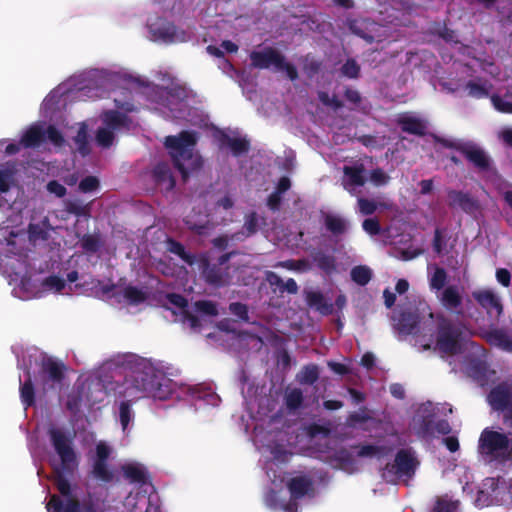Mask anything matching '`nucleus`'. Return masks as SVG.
Listing matches in <instances>:
<instances>
[{"mask_svg":"<svg viewBox=\"0 0 512 512\" xmlns=\"http://www.w3.org/2000/svg\"><path fill=\"white\" fill-rule=\"evenodd\" d=\"M197 143L196 132L181 131L177 136H167L164 144L169 150L175 168L180 172L183 181L201 170L202 157L194 151Z\"/></svg>","mask_w":512,"mask_h":512,"instance_id":"obj_2","label":"nucleus"},{"mask_svg":"<svg viewBox=\"0 0 512 512\" xmlns=\"http://www.w3.org/2000/svg\"><path fill=\"white\" fill-rule=\"evenodd\" d=\"M287 488L293 500L302 499L314 490L312 479L306 475L292 477L287 482Z\"/></svg>","mask_w":512,"mask_h":512,"instance_id":"obj_21","label":"nucleus"},{"mask_svg":"<svg viewBox=\"0 0 512 512\" xmlns=\"http://www.w3.org/2000/svg\"><path fill=\"white\" fill-rule=\"evenodd\" d=\"M459 501L438 498L432 512H457Z\"/></svg>","mask_w":512,"mask_h":512,"instance_id":"obj_46","label":"nucleus"},{"mask_svg":"<svg viewBox=\"0 0 512 512\" xmlns=\"http://www.w3.org/2000/svg\"><path fill=\"white\" fill-rule=\"evenodd\" d=\"M123 296L128 303L132 305H138L146 300L145 293L141 289L131 285L124 288Z\"/></svg>","mask_w":512,"mask_h":512,"instance_id":"obj_41","label":"nucleus"},{"mask_svg":"<svg viewBox=\"0 0 512 512\" xmlns=\"http://www.w3.org/2000/svg\"><path fill=\"white\" fill-rule=\"evenodd\" d=\"M159 103L166 107L173 118H181L186 109V100L188 98V89L182 85H173L163 87L159 91Z\"/></svg>","mask_w":512,"mask_h":512,"instance_id":"obj_8","label":"nucleus"},{"mask_svg":"<svg viewBox=\"0 0 512 512\" xmlns=\"http://www.w3.org/2000/svg\"><path fill=\"white\" fill-rule=\"evenodd\" d=\"M284 400L289 411H296L302 407L304 400L303 392L299 388L287 390Z\"/></svg>","mask_w":512,"mask_h":512,"instance_id":"obj_36","label":"nucleus"},{"mask_svg":"<svg viewBox=\"0 0 512 512\" xmlns=\"http://www.w3.org/2000/svg\"><path fill=\"white\" fill-rule=\"evenodd\" d=\"M48 435L51 444L58 454L63 470L71 472L77 465V455L72 446V438L58 428H50Z\"/></svg>","mask_w":512,"mask_h":512,"instance_id":"obj_7","label":"nucleus"},{"mask_svg":"<svg viewBox=\"0 0 512 512\" xmlns=\"http://www.w3.org/2000/svg\"><path fill=\"white\" fill-rule=\"evenodd\" d=\"M229 311L243 322H249V311L246 304L232 302L229 304Z\"/></svg>","mask_w":512,"mask_h":512,"instance_id":"obj_50","label":"nucleus"},{"mask_svg":"<svg viewBox=\"0 0 512 512\" xmlns=\"http://www.w3.org/2000/svg\"><path fill=\"white\" fill-rule=\"evenodd\" d=\"M491 407L496 411H507L512 417V388L507 383L493 387L487 396Z\"/></svg>","mask_w":512,"mask_h":512,"instance_id":"obj_10","label":"nucleus"},{"mask_svg":"<svg viewBox=\"0 0 512 512\" xmlns=\"http://www.w3.org/2000/svg\"><path fill=\"white\" fill-rule=\"evenodd\" d=\"M92 475L96 480L103 483H110L114 479V473L109 468L107 462H94L92 465Z\"/></svg>","mask_w":512,"mask_h":512,"instance_id":"obj_34","label":"nucleus"},{"mask_svg":"<svg viewBox=\"0 0 512 512\" xmlns=\"http://www.w3.org/2000/svg\"><path fill=\"white\" fill-rule=\"evenodd\" d=\"M283 57L284 55L272 47L250 53L251 64L258 69H269L272 66L278 69L283 64Z\"/></svg>","mask_w":512,"mask_h":512,"instance_id":"obj_11","label":"nucleus"},{"mask_svg":"<svg viewBox=\"0 0 512 512\" xmlns=\"http://www.w3.org/2000/svg\"><path fill=\"white\" fill-rule=\"evenodd\" d=\"M174 391V383L165 374L157 373L153 369L133 371L130 378L125 379L124 397L140 399L152 397L166 400Z\"/></svg>","mask_w":512,"mask_h":512,"instance_id":"obj_1","label":"nucleus"},{"mask_svg":"<svg viewBox=\"0 0 512 512\" xmlns=\"http://www.w3.org/2000/svg\"><path fill=\"white\" fill-rule=\"evenodd\" d=\"M44 284L45 286L54 289L58 292L62 291L65 288V281L55 275L47 277L44 281Z\"/></svg>","mask_w":512,"mask_h":512,"instance_id":"obj_63","label":"nucleus"},{"mask_svg":"<svg viewBox=\"0 0 512 512\" xmlns=\"http://www.w3.org/2000/svg\"><path fill=\"white\" fill-rule=\"evenodd\" d=\"M472 297L489 314L493 310H495L496 314L500 315L503 311V306L500 302L499 297L491 290L484 289V290L473 291Z\"/></svg>","mask_w":512,"mask_h":512,"instance_id":"obj_19","label":"nucleus"},{"mask_svg":"<svg viewBox=\"0 0 512 512\" xmlns=\"http://www.w3.org/2000/svg\"><path fill=\"white\" fill-rule=\"evenodd\" d=\"M313 260L317 267L327 274H331L336 270V261L335 258L331 255L325 254L323 252H317L313 256Z\"/></svg>","mask_w":512,"mask_h":512,"instance_id":"obj_38","label":"nucleus"},{"mask_svg":"<svg viewBox=\"0 0 512 512\" xmlns=\"http://www.w3.org/2000/svg\"><path fill=\"white\" fill-rule=\"evenodd\" d=\"M433 414L423 416L415 426V433L419 438L431 439L435 436V419Z\"/></svg>","mask_w":512,"mask_h":512,"instance_id":"obj_28","label":"nucleus"},{"mask_svg":"<svg viewBox=\"0 0 512 512\" xmlns=\"http://www.w3.org/2000/svg\"><path fill=\"white\" fill-rule=\"evenodd\" d=\"M66 366L52 357L41 360L37 374V381L43 393L60 389L65 378Z\"/></svg>","mask_w":512,"mask_h":512,"instance_id":"obj_6","label":"nucleus"},{"mask_svg":"<svg viewBox=\"0 0 512 512\" xmlns=\"http://www.w3.org/2000/svg\"><path fill=\"white\" fill-rule=\"evenodd\" d=\"M45 139V132L41 127L33 125L22 135L20 144L25 148L39 146Z\"/></svg>","mask_w":512,"mask_h":512,"instance_id":"obj_26","label":"nucleus"},{"mask_svg":"<svg viewBox=\"0 0 512 512\" xmlns=\"http://www.w3.org/2000/svg\"><path fill=\"white\" fill-rule=\"evenodd\" d=\"M55 485L63 496H70L71 495V485L69 481L61 474L58 473L56 479H55Z\"/></svg>","mask_w":512,"mask_h":512,"instance_id":"obj_58","label":"nucleus"},{"mask_svg":"<svg viewBox=\"0 0 512 512\" xmlns=\"http://www.w3.org/2000/svg\"><path fill=\"white\" fill-rule=\"evenodd\" d=\"M343 186L350 191L352 188L364 186L366 183L365 167L363 164L343 167Z\"/></svg>","mask_w":512,"mask_h":512,"instance_id":"obj_20","label":"nucleus"},{"mask_svg":"<svg viewBox=\"0 0 512 512\" xmlns=\"http://www.w3.org/2000/svg\"><path fill=\"white\" fill-rule=\"evenodd\" d=\"M401 130L405 133L416 135V136H425L426 134V125L425 123L416 117L412 116H402L397 121Z\"/></svg>","mask_w":512,"mask_h":512,"instance_id":"obj_23","label":"nucleus"},{"mask_svg":"<svg viewBox=\"0 0 512 512\" xmlns=\"http://www.w3.org/2000/svg\"><path fill=\"white\" fill-rule=\"evenodd\" d=\"M389 179L390 177L381 168L373 169L370 173V181L377 186L387 184Z\"/></svg>","mask_w":512,"mask_h":512,"instance_id":"obj_57","label":"nucleus"},{"mask_svg":"<svg viewBox=\"0 0 512 512\" xmlns=\"http://www.w3.org/2000/svg\"><path fill=\"white\" fill-rule=\"evenodd\" d=\"M486 341L506 352H512V338L502 329H491L484 335Z\"/></svg>","mask_w":512,"mask_h":512,"instance_id":"obj_22","label":"nucleus"},{"mask_svg":"<svg viewBox=\"0 0 512 512\" xmlns=\"http://www.w3.org/2000/svg\"><path fill=\"white\" fill-rule=\"evenodd\" d=\"M46 187L49 193L54 194L58 198L64 197L67 193L66 187L57 180L49 181Z\"/></svg>","mask_w":512,"mask_h":512,"instance_id":"obj_59","label":"nucleus"},{"mask_svg":"<svg viewBox=\"0 0 512 512\" xmlns=\"http://www.w3.org/2000/svg\"><path fill=\"white\" fill-rule=\"evenodd\" d=\"M433 250L437 255H441L444 247L446 245V242L443 238L442 232L439 228H436L434 231V237H433Z\"/></svg>","mask_w":512,"mask_h":512,"instance_id":"obj_61","label":"nucleus"},{"mask_svg":"<svg viewBox=\"0 0 512 512\" xmlns=\"http://www.w3.org/2000/svg\"><path fill=\"white\" fill-rule=\"evenodd\" d=\"M420 461L412 448H403L397 451L393 463H387L382 469V478L387 483H396L400 478L414 477Z\"/></svg>","mask_w":512,"mask_h":512,"instance_id":"obj_3","label":"nucleus"},{"mask_svg":"<svg viewBox=\"0 0 512 512\" xmlns=\"http://www.w3.org/2000/svg\"><path fill=\"white\" fill-rule=\"evenodd\" d=\"M511 440L504 433L485 428L479 437L478 450L482 455L492 458H507L512 455Z\"/></svg>","mask_w":512,"mask_h":512,"instance_id":"obj_4","label":"nucleus"},{"mask_svg":"<svg viewBox=\"0 0 512 512\" xmlns=\"http://www.w3.org/2000/svg\"><path fill=\"white\" fill-rule=\"evenodd\" d=\"M126 401H122L119 407L120 422L123 429H126L131 419V405L134 400L132 397H127Z\"/></svg>","mask_w":512,"mask_h":512,"instance_id":"obj_48","label":"nucleus"},{"mask_svg":"<svg viewBox=\"0 0 512 512\" xmlns=\"http://www.w3.org/2000/svg\"><path fill=\"white\" fill-rule=\"evenodd\" d=\"M80 243L82 249L88 253H96L101 247V240L98 235L85 234Z\"/></svg>","mask_w":512,"mask_h":512,"instance_id":"obj_43","label":"nucleus"},{"mask_svg":"<svg viewBox=\"0 0 512 512\" xmlns=\"http://www.w3.org/2000/svg\"><path fill=\"white\" fill-rule=\"evenodd\" d=\"M447 282V273L444 268L436 267L431 279H430V287L435 290H444L445 284Z\"/></svg>","mask_w":512,"mask_h":512,"instance_id":"obj_44","label":"nucleus"},{"mask_svg":"<svg viewBox=\"0 0 512 512\" xmlns=\"http://www.w3.org/2000/svg\"><path fill=\"white\" fill-rule=\"evenodd\" d=\"M459 152L479 171L485 172L490 169L492 160L481 147L473 143H464L459 147Z\"/></svg>","mask_w":512,"mask_h":512,"instance_id":"obj_12","label":"nucleus"},{"mask_svg":"<svg viewBox=\"0 0 512 512\" xmlns=\"http://www.w3.org/2000/svg\"><path fill=\"white\" fill-rule=\"evenodd\" d=\"M360 71V65L353 58L347 59L340 68L341 74L350 79H357L360 76Z\"/></svg>","mask_w":512,"mask_h":512,"instance_id":"obj_42","label":"nucleus"},{"mask_svg":"<svg viewBox=\"0 0 512 512\" xmlns=\"http://www.w3.org/2000/svg\"><path fill=\"white\" fill-rule=\"evenodd\" d=\"M110 456V448L103 442L96 445V459L94 462H107Z\"/></svg>","mask_w":512,"mask_h":512,"instance_id":"obj_64","label":"nucleus"},{"mask_svg":"<svg viewBox=\"0 0 512 512\" xmlns=\"http://www.w3.org/2000/svg\"><path fill=\"white\" fill-rule=\"evenodd\" d=\"M448 206L452 209L459 208L467 214L473 213L478 205L477 201L469 194L458 190H448Z\"/></svg>","mask_w":512,"mask_h":512,"instance_id":"obj_15","label":"nucleus"},{"mask_svg":"<svg viewBox=\"0 0 512 512\" xmlns=\"http://www.w3.org/2000/svg\"><path fill=\"white\" fill-rule=\"evenodd\" d=\"M326 229L334 236L342 235L347 231V222L344 218L333 214H326L324 217Z\"/></svg>","mask_w":512,"mask_h":512,"instance_id":"obj_30","label":"nucleus"},{"mask_svg":"<svg viewBox=\"0 0 512 512\" xmlns=\"http://www.w3.org/2000/svg\"><path fill=\"white\" fill-rule=\"evenodd\" d=\"M20 399L25 408L32 407L35 405V388L32 382L30 370H27V379L22 383L20 381Z\"/></svg>","mask_w":512,"mask_h":512,"instance_id":"obj_27","label":"nucleus"},{"mask_svg":"<svg viewBox=\"0 0 512 512\" xmlns=\"http://www.w3.org/2000/svg\"><path fill=\"white\" fill-rule=\"evenodd\" d=\"M46 136L55 146L60 147L64 144V137L62 133L53 125L48 126Z\"/></svg>","mask_w":512,"mask_h":512,"instance_id":"obj_54","label":"nucleus"},{"mask_svg":"<svg viewBox=\"0 0 512 512\" xmlns=\"http://www.w3.org/2000/svg\"><path fill=\"white\" fill-rule=\"evenodd\" d=\"M115 139L114 132L108 128H99L96 133V141L99 146L109 148Z\"/></svg>","mask_w":512,"mask_h":512,"instance_id":"obj_45","label":"nucleus"},{"mask_svg":"<svg viewBox=\"0 0 512 512\" xmlns=\"http://www.w3.org/2000/svg\"><path fill=\"white\" fill-rule=\"evenodd\" d=\"M330 432L331 430L329 427L317 423H312L307 427V434L312 438L319 435L327 437L330 435Z\"/></svg>","mask_w":512,"mask_h":512,"instance_id":"obj_56","label":"nucleus"},{"mask_svg":"<svg viewBox=\"0 0 512 512\" xmlns=\"http://www.w3.org/2000/svg\"><path fill=\"white\" fill-rule=\"evenodd\" d=\"M395 321V327L399 333L404 335L416 334L420 316L417 310H402Z\"/></svg>","mask_w":512,"mask_h":512,"instance_id":"obj_17","label":"nucleus"},{"mask_svg":"<svg viewBox=\"0 0 512 512\" xmlns=\"http://www.w3.org/2000/svg\"><path fill=\"white\" fill-rule=\"evenodd\" d=\"M440 301L446 310L456 315L464 314L462 308V296L460 294L459 288L456 285H449L444 288Z\"/></svg>","mask_w":512,"mask_h":512,"instance_id":"obj_16","label":"nucleus"},{"mask_svg":"<svg viewBox=\"0 0 512 512\" xmlns=\"http://www.w3.org/2000/svg\"><path fill=\"white\" fill-rule=\"evenodd\" d=\"M168 251L177 255L181 260L190 266L196 262V256L187 252L184 245L174 239L168 240Z\"/></svg>","mask_w":512,"mask_h":512,"instance_id":"obj_33","label":"nucleus"},{"mask_svg":"<svg viewBox=\"0 0 512 512\" xmlns=\"http://www.w3.org/2000/svg\"><path fill=\"white\" fill-rule=\"evenodd\" d=\"M65 210L69 214L87 219L91 216V203L82 204L79 200H70L65 203Z\"/></svg>","mask_w":512,"mask_h":512,"instance_id":"obj_35","label":"nucleus"},{"mask_svg":"<svg viewBox=\"0 0 512 512\" xmlns=\"http://www.w3.org/2000/svg\"><path fill=\"white\" fill-rule=\"evenodd\" d=\"M491 87L492 85L487 80H484L483 83L470 80L465 85L468 95L476 99L488 97Z\"/></svg>","mask_w":512,"mask_h":512,"instance_id":"obj_32","label":"nucleus"},{"mask_svg":"<svg viewBox=\"0 0 512 512\" xmlns=\"http://www.w3.org/2000/svg\"><path fill=\"white\" fill-rule=\"evenodd\" d=\"M350 276L353 282L365 286L372 278V270L368 266L358 265L352 268Z\"/></svg>","mask_w":512,"mask_h":512,"instance_id":"obj_37","label":"nucleus"},{"mask_svg":"<svg viewBox=\"0 0 512 512\" xmlns=\"http://www.w3.org/2000/svg\"><path fill=\"white\" fill-rule=\"evenodd\" d=\"M46 508L48 511L53 510L52 512H81L80 502L77 499H68L64 506L61 498L55 494L50 497Z\"/></svg>","mask_w":512,"mask_h":512,"instance_id":"obj_24","label":"nucleus"},{"mask_svg":"<svg viewBox=\"0 0 512 512\" xmlns=\"http://www.w3.org/2000/svg\"><path fill=\"white\" fill-rule=\"evenodd\" d=\"M148 27L153 39L164 43L185 42L188 39L187 33L184 30L178 29L174 23L164 18H157Z\"/></svg>","mask_w":512,"mask_h":512,"instance_id":"obj_9","label":"nucleus"},{"mask_svg":"<svg viewBox=\"0 0 512 512\" xmlns=\"http://www.w3.org/2000/svg\"><path fill=\"white\" fill-rule=\"evenodd\" d=\"M124 477L130 483L144 484L146 483V473L143 468L134 464H126L122 466Z\"/></svg>","mask_w":512,"mask_h":512,"instance_id":"obj_31","label":"nucleus"},{"mask_svg":"<svg viewBox=\"0 0 512 512\" xmlns=\"http://www.w3.org/2000/svg\"><path fill=\"white\" fill-rule=\"evenodd\" d=\"M155 184L161 191L170 192L174 189L176 181L167 163L160 162L155 165L152 171Z\"/></svg>","mask_w":512,"mask_h":512,"instance_id":"obj_18","label":"nucleus"},{"mask_svg":"<svg viewBox=\"0 0 512 512\" xmlns=\"http://www.w3.org/2000/svg\"><path fill=\"white\" fill-rule=\"evenodd\" d=\"M362 227L363 229L371 234V235H377L380 233L381 231V226H380V223L377 219L375 218H367L363 221L362 223Z\"/></svg>","mask_w":512,"mask_h":512,"instance_id":"obj_60","label":"nucleus"},{"mask_svg":"<svg viewBox=\"0 0 512 512\" xmlns=\"http://www.w3.org/2000/svg\"><path fill=\"white\" fill-rule=\"evenodd\" d=\"M100 186L99 179L96 176H86L84 177L78 185V189L82 193H90L97 190Z\"/></svg>","mask_w":512,"mask_h":512,"instance_id":"obj_49","label":"nucleus"},{"mask_svg":"<svg viewBox=\"0 0 512 512\" xmlns=\"http://www.w3.org/2000/svg\"><path fill=\"white\" fill-rule=\"evenodd\" d=\"M385 450V447L377 446L373 444H365L359 447L357 455L359 457H372L381 454Z\"/></svg>","mask_w":512,"mask_h":512,"instance_id":"obj_52","label":"nucleus"},{"mask_svg":"<svg viewBox=\"0 0 512 512\" xmlns=\"http://www.w3.org/2000/svg\"><path fill=\"white\" fill-rule=\"evenodd\" d=\"M201 274L205 282L215 287L224 286L226 283V273L222 267L215 264H211L206 256H202L200 259Z\"/></svg>","mask_w":512,"mask_h":512,"instance_id":"obj_13","label":"nucleus"},{"mask_svg":"<svg viewBox=\"0 0 512 512\" xmlns=\"http://www.w3.org/2000/svg\"><path fill=\"white\" fill-rule=\"evenodd\" d=\"M494 108L501 113L512 114V102H508L502 99L497 94L490 97Z\"/></svg>","mask_w":512,"mask_h":512,"instance_id":"obj_51","label":"nucleus"},{"mask_svg":"<svg viewBox=\"0 0 512 512\" xmlns=\"http://www.w3.org/2000/svg\"><path fill=\"white\" fill-rule=\"evenodd\" d=\"M215 138L221 149L224 147L230 148L235 157L246 154L250 149V142L246 138H232L220 130L215 134Z\"/></svg>","mask_w":512,"mask_h":512,"instance_id":"obj_14","label":"nucleus"},{"mask_svg":"<svg viewBox=\"0 0 512 512\" xmlns=\"http://www.w3.org/2000/svg\"><path fill=\"white\" fill-rule=\"evenodd\" d=\"M334 461L336 462V467L345 468L353 464V458L349 452L346 450H341L337 452L334 457Z\"/></svg>","mask_w":512,"mask_h":512,"instance_id":"obj_55","label":"nucleus"},{"mask_svg":"<svg viewBox=\"0 0 512 512\" xmlns=\"http://www.w3.org/2000/svg\"><path fill=\"white\" fill-rule=\"evenodd\" d=\"M103 122L110 130H117L120 127H126L129 125V117L117 110H110L104 113Z\"/></svg>","mask_w":512,"mask_h":512,"instance_id":"obj_29","label":"nucleus"},{"mask_svg":"<svg viewBox=\"0 0 512 512\" xmlns=\"http://www.w3.org/2000/svg\"><path fill=\"white\" fill-rule=\"evenodd\" d=\"M305 299L309 307L314 308L323 315H328L332 312V304L328 303L324 295L319 291L306 292Z\"/></svg>","mask_w":512,"mask_h":512,"instance_id":"obj_25","label":"nucleus"},{"mask_svg":"<svg viewBox=\"0 0 512 512\" xmlns=\"http://www.w3.org/2000/svg\"><path fill=\"white\" fill-rule=\"evenodd\" d=\"M166 299L171 305L180 308L182 312L184 310H188V300L183 295L178 293H168L166 295Z\"/></svg>","mask_w":512,"mask_h":512,"instance_id":"obj_53","label":"nucleus"},{"mask_svg":"<svg viewBox=\"0 0 512 512\" xmlns=\"http://www.w3.org/2000/svg\"><path fill=\"white\" fill-rule=\"evenodd\" d=\"M321 69V62L315 59L308 60L306 59L303 70L309 76L313 77L318 74Z\"/></svg>","mask_w":512,"mask_h":512,"instance_id":"obj_62","label":"nucleus"},{"mask_svg":"<svg viewBox=\"0 0 512 512\" xmlns=\"http://www.w3.org/2000/svg\"><path fill=\"white\" fill-rule=\"evenodd\" d=\"M74 142L77 145V149L82 156H86L90 153V147L88 142V133L86 125H82L78 131L76 136L74 137Z\"/></svg>","mask_w":512,"mask_h":512,"instance_id":"obj_40","label":"nucleus"},{"mask_svg":"<svg viewBox=\"0 0 512 512\" xmlns=\"http://www.w3.org/2000/svg\"><path fill=\"white\" fill-rule=\"evenodd\" d=\"M319 378V369L315 364L306 365L301 370L298 380L301 384L312 385Z\"/></svg>","mask_w":512,"mask_h":512,"instance_id":"obj_39","label":"nucleus"},{"mask_svg":"<svg viewBox=\"0 0 512 512\" xmlns=\"http://www.w3.org/2000/svg\"><path fill=\"white\" fill-rule=\"evenodd\" d=\"M195 310L207 316H216L218 314L217 306L210 300H198L194 303Z\"/></svg>","mask_w":512,"mask_h":512,"instance_id":"obj_47","label":"nucleus"},{"mask_svg":"<svg viewBox=\"0 0 512 512\" xmlns=\"http://www.w3.org/2000/svg\"><path fill=\"white\" fill-rule=\"evenodd\" d=\"M462 331L451 319L439 315L436 326V347L440 352L455 355L460 349V337Z\"/></svg>","mask_w":512,"mask_h":512,"instance_id":"obj_5","label":"nucleus"}]
</instances>
